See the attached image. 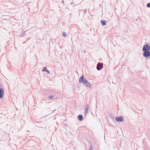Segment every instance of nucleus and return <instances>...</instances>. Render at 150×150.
I'll return each instance as SVG.
<instances>
[{
	"mask_svg": "<svg viewBox=\"0 0 150 150\" xmlns=\"http://www.w3.org/2000/svg\"><path fill=\"white\" fill-rule=\"evenodd\" d=\"M79 82L86 86L91 87V85L90 83L85 79L83 76H81L79 79Z\"/></svg>",
	"mask_w": 150,
	"mask_h": 150,
	"instance_id": "1",
	"label": "nucleus"
},
{
	"mask_svg": "<svg viewBox=\"0 0 150 150\" xmlns=\"http://www.w3.org/2000/svg\"><path fill=\"white\" fill-rule=\"evenodd\" d=\"M144 52L143 53L144 57H148L150 56V52L149 51H143Z\"/></svg>",
	"mask_w": 150,
	"mask_h": 150,
	"instance_id": "2",
	"label": "nucleus"
},
{
	"mask_svg": "<svg viewBox=\"0 0 150 150\" xmlns=\"http://www.w3.org/2000/svg\"><path fill=\"white\" fill-rule=\"evenodd\" d=\"M103 63H102L99 62L96 67L97 69L98 70H100L103 68Z\"/></svg>",
	"mask_w": 150,
	"mask_h": 150,
	"instance_id": "3",
	"label": "nucleus"
},
{
	"mask_svg": "<svg viewBox=\"0 0 150 150\" xmlns=\"http://www.w3.org/2000/svg\"><path fill=\"white\" fill-rule=\"evenodd\" d=\"M150 50V46L148 45H144L142 49V51H149Z\"/></svg>",
	"mask_w": 150,
	"mask_h": 150,
	"instance_id": "4",
	"label": "nucleus"
},
{
	"mask_svg": "<svg viewBox=\"0 0 150 150\" xmlns=\"http://www.w3.org/2000/svg\"><path fill=\"white\" fill-rule=\"evenodd\" d=\"M122 116L116 117L115 118L116 120L119 122H121L124 120Z\"/></svg>",
	"mask_w": 150,
	"mask_h": 150,
	"instance_id": "5",
	"label": "nucleus"
},
{
	"mask_svg": "<svg viewBox=\"0 0 150 150\" xmlns=\"http://www.w3.org/2000/svg\"><path fill=\"white\" fill-rule=\"evenodd\" d=\"M4 93V90L1 88H0V98H3Z\"/></svg>",
	"mask_w": 150,
	"mask_h": 150,
	"instance_id": "6",
	"label": "nucleus"
},
{
	"mask_svg": "<svg viewBox=\"0 0 150 150\" xmlns=\"http://www.w3.org/2000/svg\"><path fill=\"white\" fill-rule=\"evenodd\" d=\"M78 118L80 121H82L83 119V117L82 115H79L78 116Z\"/></svg>",
	"mask_w": 150,
	"mask_h": 150,
	"instance_id": "7",
	"label": "nucleus"
},
{
	"mask_svg": "<svg viewBox=\"0 0 150 150\" xmlns=\"http://www.w3.org/2000/svg\"><path fill=\"white\" fill-rule=\"evenodd\" d=\"M101 23L103 25H106V21L105 20H101Z\"/></svg>",
	"mask_w": 150,
	"mask_h": 150,
	"instance_id": "8",
	"label": "nucleus"
},
{
	"mask_svg": "<svg viewBox=\"0 0 150 150\" xmlns=\"http://www.w3.org/2000/svg\"><path fill=\"white\" fill-rule=\"evenodd\" d=\"M89 106L87 104L86 108V111L85 112V113H87L88 112V109H89Z\"/></svg>",
	"mask_w": 150,
	"mask_h": 150,
	"instance_id": "9",
	"label": "nucleus"
},
{
	"mask_svg": "<svg viewBox=\"0 0 150 150\" xmlns=\"http://www.w3.org/2000/svg\"><path fill=\"white\" fill-rule=\"evenodd\" d=\"M47 70V68L46 67H45L43 69L42 71H46Z\"/></svg>",
	"mask_w": 150,
	"mask_h": 150,
	"instance_id": "10",
	"label": "nucleus"
},
{
	"mask_svg": "<svg viewBox=\"0 0 150 150\" xmlns=\"http://www.w3.org/2000/svg\"><path fill=\"white\" fill-rule=\"evenodd\" d=\"M62 35L64 37H66L67 35L66 33L65 32H64L63 33Z\"/></svg>",
	"mask_w": 150,
	"mask_h": 150,
	"instance_id": "11",
	"label": "nucleus"
},
{
	"mask_svg": "<svg viewBox=\"0 0 150 150\" xmlns=\"http://www.w3.org/2000/svg\"><path fill=\"white\" fill-rule=\"evenodd\" d=\"M146 6L148 8H150V3H148L146 5Z\"/></svg>",
	"mask_w": 150,
	"mask_h": 150,
	"instance_id": "12",
	"label": "nucleus"
},
{
	"mask_svg": "<svg viewBox=\"0 0 150 150\" xmlns=\"http://www.w3.org/2000/svg\"><path fill=\"white\" fill-rule=\"evenodd\" d=\"M53 96L52 95L49 96L48 98L50 99H52L53 98Z\"/></svg>",
	"mask_w": 150,
	"mask_h": 150,
	"instance_id": "13",
	"label": "nucleus"
},
{
	"mask_svg": "<svg viewBox=\"0 0 150 150\" xmlns=\"http://www.w3.org/2000/svg\"><path fill=\"white\" fill-rule=\"evenodd\" d=\"M89 150H93V147L92 146H90Z\"/></svg>",
	"mask_w": 150,
	"mask_h": 150,
	"instance_id": "14",
	"label": "nucleus"
},
{
	"mask_svg": "<svg viewBox=\"0 0 150 150\" xmlns=\"http://www.w3.org/2000/svg\"><path fill=\"white\" fill-rule=\"evenodd\" d=\"M64 1L63 0H62L61 1V3H62V4H63V5H64Z\"/></svg>",
	"mask_w": 150,
	"mask_h": 150,
	"instance_id": "15",
	"label": "nucleus"
},
{
	"mask_svg": "<svg viewBox=\"0 0 150 150\" xmlns=\"http://www.w3.org/2000/svg\"><path fill=\"white\" fill-rule=\"evenodd\" d=\"M46 72H47L48 74H50V72L48 70H47Z\"/></svg>",
	"mask_w": 150,
	"mask_h": 150,
	"instance_id": "16",
	"label": "nucleus"
},
{
	"mask_svg": "<svg viewBox=\"0 0 150 150\" xmlns=\"http://www.w3.org/2000/svg\"><path fill=\"white\" fill-rule=\"evenodd\" d=\"M52 91V90H50V89H48V91Z\"/></svg>",
	"mask_w": 150,
	"mask_h": 150,
	"instance_id": "17",
	"label": "nucleus"
},
{
	"mask_svg": "<svg viewBox=\"0 0 150 150\" xmlns=\"http://www.w3.org/2000/svg\"><path fill=\"white\" fill-rule=\"evenodd\" d=\"M87 9H85V11H87Z\"/></svg>",
	"mask_w": 150,
	"mask_h": 150,
	"instance_id": "18",
	"label": "nucleus"
},
{
	"mask_svg": "<svg viewBox=\"0 0 150 150\" xmlns=\"http://www.w3.org/2000/svg\"><path fill=\"white\" fill-rule=\"evenodd\" d=\"M86 114H85V116H86Z\"/></svg>",
	"mask_w": 150,
	"mask_h": 150,
	"instance_id": "19",
	"label": "nucleus"
}]
</instances>
